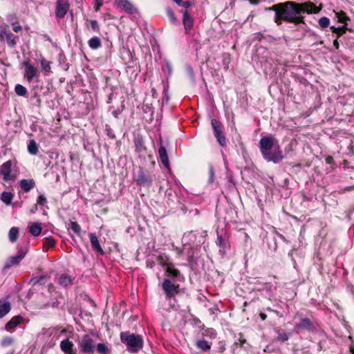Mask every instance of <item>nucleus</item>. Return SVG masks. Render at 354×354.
I'll return each mask as SVG.
<instances>
[{
    "instance_id": "nucleus-13",
    "label": "nucleus",
    "mask_w": 354,
    "mask_h": 354,
    "mask_svg": "<svg viewBox=\"0 0 354 354\" xmlns=\"http://www.w3.org/2000/svg\"><path fill=\"white\" fill-rule=\"evenodd\" d=\"M22 66L24 68V77L28 82H31L35 77L38 76L37 69L30 64L29 61L23 62Z\"/></svg>"
},
{
    "instance_id": "nucleus-55",
    "label": "nucleus",
    "mask_w": 354,
    "mask_h": 354,
    "mask_svg": "<svg viewBox=\"0 0 354 354\" xmlns=\"http://www.w3.org/2000/svg\"><path fill=\"white\" fill-rule=\"evenodd\" d=\"M13 342V339L10 337H7L6 339H4L2 342V344L3 346H8L10 344H11Z\"/></svg>"
},
{
    "instance_id": "nucleus-19",
    "label": "nucleus",
    "mask_w": 354,
    "mask_h": 354,
    "mask_svg": "<svg viewBox=\"0 0 354 354\" xmlns=\"http://www.w3.org/2000/svg\"><path fill=\"white\" fill-rule=\"evenodd\" d=\"M180 253L186 254L187 259L189 265L192 266L194 263H196V260L194 257V251L189 244H185L183 250L180 251Z\"/></svg>"
},
{
    "instance_id": "nucleus-17",
    "label": "nucleus",
    "mask_w": 354,
    "mask_h": 354,
    "mask_svg": "<svg viewBox=\"0 0 354 354\" xmlns=\"http://www.w3.org/2000/svg\"><path fill=\"white\" fill-rule=\"evenodd\" d=\"M91 245L92 247V249L98 254L100 255H104V252L100 243V241L98 240V238L97 237L96 234L95 233H89L88 234Z\"/></svg>"
},
{
    "instance_id": "nucleus-29",
    "label": "nucleus",
    "mask_w": 354,
    "mask_h": 354,
    "mask_svg": "<svg viewBox=\"0 0 354 354\" xmlns=\"http://www.w3.org/2000/svg\"><path fill=\"white\" fill-rule=\"evenodd\" d=\"M14 198V194L10 192H3L1 194L0 199L6 205L12 204V201Z\"/></svg>"
},
{
    "instance_id": "nucleus-33",
    "label": "nucleus",
    "mask_w": 354,
    "mask_h": 354,
    "mask_svg": "<svg viewBox=\"0 0 354 354\" xmlns=\"http://www.w3.org/2000/svg\"><path fill=\"white\" fill-rule=\"evenodd\" d=\"M19 236V229L17 227H12L9 231L8 236L9 240L12 243H15L18 238Z\"/></svg>"
},
{
    "instance_id": "nucleus-45",
    "label": "nucleus",
    "mask_w": 354,
    "mask_h": 354,
    "mask_svg": "<svg viewBox=\"0 0 354 354\" xmlns=\"http://www.w3.org/2000/svg\"><path fill=\"white\" fill-rule=\"evenodd\" d=\"M105 131H106V136L110 139L114 140L115 138V135L113 129L110 127V125H109V124H106L105 125Z\"/></svg>"
},
{
    "instance_id": "nucleus-25",
    "label": "nucleus",
    "mask_w": 354,
    "mask_h": 354,
    "mask_svg": "<svg viewBox=\"0 0 354 354\" xmlns=\"http://www.w3.org/2000/svg\"><path fill=\"white\" fill-rule=\"evenodd\" d=\"M19 185L21 188L26 192H30L32 188L35 186V183L34 180L30 179H22L19 182Z\"/></svg>"
},
{
    "instance_id": "nucleus-48",
    "label": "nucleus",
    "mask_w": 354,
    "mask_h": 354,
    "mask_svg": "<svg viewBox=\"0 0 354 354\" xmlns=\"http://www.w3.org/2000/svg\"><path fill=\"white\" fill-rule=\"evenodd\" d=\"M45 279L44 276H39L36 277H33L30 279V283L32 285H36L37 283H41Z\"/></svg>"
},
{
    "instance_id": "nucleus-47",
    "label": "nucleus",
    "mask_w": 354,
    "mask_h": 354,
    "mask_svg": "<svg viewBox=\"0 0 354 354\" xmlns=\"http://www.w3.org/2000/svg\"><path fill=\"white\" fill-rule=\"evenodd\" d=\"M37 205H44L47 203V199L44 194H40L37 197Z\"/></svg>"
},
{
    "instance_id": "nucleus-31",
    "label": "nucleus",
    "mask_w": 354,
    "mask_h": 354,
    "mask_svg": "<svg viewBox=\"0 0 354 354\" xmlns=\"http://www.w3.org/2000/svg\"><path fill=\"white\" fill-rule=\"evenodd\" d=\"M88 44L91 49H97L102 46L101 39L98 37H93L88 40Z\"/></svg>"
},
{
    "instance_id": "nucleus-62",
    "label": "nucleus",
    "mask_w": 354,
    "mask_h": 354,
    "mask_svg": "<svg viewBox=\"0 0 354 354\" xmlns=\"http://www.w3.org/2000/svg\"><path fill=\"white\" fill-rule=\"evenodd\" d=\"M147 267H149V268H151L154 266V262L153 261H147Z\"/></svg>"
},
{
    "instance_id": "nucleus-40",
    "label": "nucleus",
    "mask_w": 354,
    "mask_h": 354,
    "mask_svg": "<svg viewBox=\"0 0 354 354\" xmlns=\"http://www.w3.org/2000/svg\"><path fill=\"white\" fill-rule=\"evenodd\" d=\"M40 63L42 70L45 72L48 73L50 71V62L47 61L45 58L41 57L40 59Z\"/></svg>"
},
{
    "instance_id": "nucleus-22",
    "label": "nucleus",
    "mask_w": 354,
    "mask_h": 354,
    "mask_svg": "<svg viewBox=\"0 0 354 354\" xmlns=\"http://www.w3.org/2000/svg\"><path fill=\"white\" fill-rule=\"evenodd\" d=\"M133 142L136 151L138 153H145L147 147L145 145L143 137L141 135H137L134 137Z\"/></svg>"
},
{
    "instance_id": "nucleus-24",
    "label": "nucleus",
    "mask_w": 354,
    "mask_h": 354,
    "mask_svg": "<svg viewBox=\"0 0 354 354\" xmlns=\"http://www.w3.org/2000/svg\"><path fill=\"white\" fill-rule=\"evenodd\" d=\"M60 347L62 351L66 354H75L73 351V344L68 339H64L61 342Z\"/></svg>"
},
{
    "instance_id": "nucleus-61",
    "label": "nucleus",
    "mask_w": 354,
    "mask_h": 354,
    "mask_svg": "<svg viewBox=\"0 0 354 354\" xmlns=\"http://www.w3.org/2000/svg\"><path fill=\"white\" fill-rule=\"evenodd\" d=\"M59 305V302L58 301H53L52 304H51V306L53 307V308H57Z\"/></svg>"
},
{
    "instance_id": "nucleus-8",
    "label": "nucleus",
    "mask_w": 354,
    "mask_h": 354,
    "mask_svg": "<svg viewBox=\"0 0 354 354\" xmlns=\"http://www.w3.org/2000/svg\"><path fill=\"white\" fill-rule=\"evenodd\" d=\"M19 39V36L13 34L8 27L0 26V41L6 42L9 48L15 47Z\"/></svg>"
},
{
    "instance_id": "nucleus-52",
    "label": "nucleus",
    "mask_w": 354,
    "mask_h": 354,
    "mask_svg": "<svg viewBox=\"0 0 354 354\" xmlns=\"http://www.w3.org/2000/svg\"><path fill=\"white\" fill-rule=\"evenodd\" d=\"M209 183H213L214 178V167L212 166H209Z\"/></svg>"
},
{
    "instance_id": "nucleus-41",
    "label": "nucleus",
    "mask_w": 354,
    "mask_h": 354,
    "mask_svg": "<svg viewBox=\"0 0 354 354\" xmlns=\"http://www.w3.org/2000/svg\"><path fill=\"white\" fill-rule=\"evenodd\" d=\"M166 12H167V15L168 17L169 18L171 22H172L174 24L178 23V19L175 15V13L171 8H169V7L167 8Z\"/></svg>"
},
{
    "instance_id": "nucleus-35",
    "label": "nucleus",
    "mask_w": 354,
    "mask_h": 354,
    "mask_svg": "<svg viewBox=\"0 0 354 354\" xmlns=\"http://www.w3.org/2000/svg\"><path fill=\"white\" fill-rule=\"evenodd\" d=\"M276 333H277V336L276 337V340L279 342H285L289 339V334L281 332L280 330H277Z\"/></svg>"
},
{
    "instance_id": "nucleus-28",
    "label": "nucleus",
    "mask_w": 354,
    "mask_h": 354,
    "mask_svg": "<svg viewBox=\"0 0 354 354\" xmlns=\"http://www.w3.org/2000/svg\"><path fill=\"white\" fill-rule=\"evenodd\" d=\"M42 227L40 223H33L28 227V232L34 236H38L41 233Z\"/></svg>"
},
{
    "instance_id": "nucleus-51",
    "label": "nucleus",
    "mask_w": 354,
    "mask_h": 354,
    "mask_svg": "<svg viewBox=\"0 0 354 354\" xmlns=\"http://www.w3.org/2000/svg\"><path fill=\"white\" fill-rule=\"evenodd\" d=\"M205 335L209 336L211 338H215L216 336V332L212 328H208L205 330Z\"/></svg>"
},
{
    "instance_id": "nucleus-21",
    "label": "nucleus",
    "mask_w": 354,
    "mask_h": 354,
    "mask_svg": "<svg viewBox=\"0 0 354 354\" xmlns=\"http://www.w3.org/2000/svg\"><path fill=\"white\" fill-rule=\"evenodd\" d=\"M57 334V330L55 328H43L41 333L39 334L38 337L44 342H47L48 339L52 336H55Z\"/></svg>"
},
{
    "instance_id": "nucleus-6",
    "label": "nucleus",
    "mask_w": 354,
    "mask_h": 354,
    "mask_svg": "<svg viewBox=\"0 0 354 354\" xmlns=\"http://www.w3.org/2000/svg\"><path fill=\"white\" fill-rule=\"evenodd\" d=\"M154 176L148 170L138 167L133 175V180L140 187H150L152 185Z\"/></svg>"
},
{
    "instance_id": "nucleus-57",
    "label": "nucleus",
    "mask_w": 354,
    "mask_h": 354,
    "mask_svg": "<svg viewBox=\"0 0 354 354\" xmlns=\"http://www.w3.org/2000/svg\"><path fill=\"white\" fill-rule=\"evenodd\" d=\"M273 313L278 317H280V318H282V317H284L285 315L283 312L281 311H279L278 310H275L274 309L273 310Z\"/></svg>"
},
{
    "instance_id": "nucleus-3",
    "label": "nucleus",
    "mask_w": 354,
    "mask_h": 354,
    "mask_svg": "<svg viewBox=\"0 0 354 354\" xmlns=\"http://www.w3.org/2000/svg\"><path fill=\"white\" fill-rule=\"evenodd\" d=\"M276 140L271 136H264L259 141V149L262 156L268 162L278 163L283 159L281 150L275 151L273 153H269V149H273L276 145Z\"/></svg>"
},
{
    "instance_id": "nucleus-58",
    "label": "nucleus",
    "mask_w": 354,
    "mask_h": 354,
    "mask_svg": "<svg viewBox=\"0 0 354 354\" xmlns=\"http://www.w3.org/2000/svg\"><path fill=\"white\" fill-rule=\"evenodd\" d=\"M165 66L167 67V69L168 71L169 74L170 75L172 71V67L171 65L169 62H166Z\"/></svg>"
},
{
    "instance_id": "nucleus-11",
    "label": "nucleus",
    "mask_w": 354,
    "mask_h": 354,
    "mask_svg": "<svg viewBox=\"0 0 354 354\" xmlns=\"http://www.w3.org/2000/svg\"><path fill=\"white\" fill-rule=\"evenodd\" d=\"M216 244L219 248V254L225 255L230 248L229 238L226 234H221L217 232Z\"/></svg>"
},
{
    "instance_id": "nucleus-43",
    "label": "nucleus",
    "mask_w": 354,
    "mask_h": 354,
    "mask_svg": "<svg viewBox=\"0 0 354 354\" xmlns=\"http://www.w3.org/2000/svg\"><path fill=\"white\" fill-rule=\"evenodd\" d=\"M319 25L322 28L324 29L329 26L330 25V19L326 17H322L319 19Z\"/></svg>"
},
{
    "instance_id": "nucleus-10",
    "label": "nucleus",
    "mask_w": 354,
    "mask_h": 354,
    "mask_svg": "<svg viewBox=\"0 0 354 354\" xmlns=\"http://www.w3.org/2000/svg\"><path fill=\"white\" fill-rule=\"evenodd\" d=\"M27 252V247L25 249L19 248L18 252L16 255L12 256L6 263L3 270H7L12 266H17L21 261L25 257Z\"/></svg>"
},
{
    "instance_id": "nucleus-30",
    "label": "nucleus",
    "mask_w": 354,
    "mask_h": 354,
    "mask_svg": "<svg viewBox=\"0 0 354 354\" xmlns=\"http://www.w3.org/2000/svg\"><path fill=\"white\" fill-rule=\"evenodd\" d=\"M28 151L31 155H37L39 152V145L35 140H30L28 144Z\"/></svg>"
},
{
    "instance_id": "nucleus-64",
    "label": "nucleus",
    "mask_w": 354,
    "mask_h": 354,
    "mask_svg": "<svg viewBox=\"0 0 354 354\" xmlns=\"http://www.w3.org/2000/svg\"><path fill=\"white\" fill-rule=\"evenodd\" d=\"M37 210V204H35L34 207L30 209V213L34 214Z\"/></svg>"
},
{
    "instance_id": "nucleus-38",
    "label": "nucleus",
    "mask_w": 354,
    "mask_h": 354,
    "mask_svg": "<svg viewBox=\"0 0 354 354\" xmlns=\"http://www.w3.org/2000/svg\"><path fill=\"white\" fill-rule=\"evenodd\" d=\"M259 291H265L269 297H272L273 295L272 286L270 283H263V287L259 288Z\"/></svg>"
},
{
    "instance_id": "nucleus-15",
    "label": "nucleus",
    "mask_w": 354,
    "mask_h": 354,
    "mask_svg": "<svg viewBox=\"0 0 354 354\" xmlns=\"http://www.w3.org/2000/svg\"><path fill=\"white\" fill-rule=\"evenodd\" d=\"M248 344L245 339H239L235 342L232 346L234 354H249Z\"/></svg>"
},
{
    "instance_id": "nucleus-42",
    "label": "nucleus",
    "mask_w": 354,
    "mask_h": 354,
    "mask_svg": "<svg viewBox=\"0 0 354 354\" xmlns=\"http://www.w3.org/2000/svg\"><path fill=\"white\" fill-rule=\"evenodd\" d=\"M336 17L338 19V21L340 23L346 24L349 18L346 16V13L343 11L337 12L335 13Z\"/></svg>"
},
{
    "instance_id": "nucleus-32",
    "label": "nucleus",
    "mask_w": 354,
    "mask_h": 354,
    "mask_svg": "<svg viewBox=\"0 0 354 354\" xmlns=\"http://www.w3.org/2000/svg\"><path fill=\"white\" fill-rule=\"evenodd\" d=\"M197 347L202 350L203 351H207L210 349L211 344L205 340V339H199L196 343Z\"/></svg>"
},
{
    "instance_id": "nucleus-56",
    "label": "nucleus",
    "mask_w": 354,
    "mask_h": 354,
    "mask_svg": "<svg viewBox=\"0 0 354 354\" xmlns=\"http://www.w3.org/2000/svg\"><path fill=\"white\" fill-rule=\"evenodd\" d=\"M277 150H281V149H280V147H279V145L278 142H276V145H274V147L273 149H269L268 153L272 154V153H273L275 151H277Z\"/></svg>"
},
{
    "instance_id": "nucleus-18",
    "label": "nucleus",
    "mask_w": 354,
    "mask_h": 354,
    "mask_svg": "<svg viewBox=\"0 0 354 354\" xmlns=\"http://www.w3.org/2000/svg\"><path fill=\"white\" fill-rule=\"evenodd\" d=\"M160 147L158 149V155L160 157V159L161 160L162 164L167 169H169V157L167 155V152L166 150V148L162 145V140L161 138H160Z\"/></svg>"
},
{
    "instance_id": "nucleus-60",
    "label": "nucleus",
    "mask_w": 354,
    "mask_h": 354,
    "mask_svg": "<svg viewBox=\"0 0 354 354\" xmlns=\"http://www.w3.org/2000/svg\"><path fill=\"white\" fill-rule=\"evenodd\" d=\"M259 317H260V318L261 319L262 321L266 320V318H267V315L265 313H260Z\"/></svg>"
},
{
    "instance_id": "nucleus-37",
    "label": "nucleus",
    "mask_w": 354,
    "mask_h": 354,
    "mask_svg": "<svg viewBox=\"0 0 354 354\" xmlns=\"http://www.w3.org/2000/svg\"><path fill=\"white\" fill-rule=\"evenodd\" d=\"M330 29L333 33H335L338 35V37H340L343 34L346 32V30H347L345 25L340 26L338 27H335L334 26L330 27Z\"/></svg>"
},
{
    "instance_id": "nucleus-14",
    "label": "nucleus",
    "mask_w": 354,
    "mask_h": 354,
    "mask_svg": "<svg viewBox=\"0 0 354 354\" xmlns=\"http://www.w3.org/2000/svg\"><path fill=\"white\" fill-rule=\"evenodd\" d=\"M12 171V162L8 160L5 162L0 167V175L3 176V179L5 182H8L15 180V176L11 174Z\"/></svg>"
},
{
    "instance_id": "nucleus-20",
    "label": "nucleus",
    "mask_w": 354,
    "mask_h": 354,
    "mask_svg": "<svg viewBox=\"0 0 354 354\" xmlns=\"http://www.w3.org/2000/svg\"><path fill=\"white\" fill-rule=\"evenodd\" d=\"M183 24L186 33L188 34L194 26V19L190 16L189 12L187 10L183 11Z\"/></svg>"
},
{
    "instance_id": "nucleus-34",
    "label": "nucleus",
    "mask_w": 354,
    "mask_h": 354,
    "mask_svg": "<svg viewBox=\"0 0 354 354\" xmlns=\"http://www.w3.org/2000/svg\"><path fill=\"white\" fill-rule=\"evenodd\" d=\"M95 350L99 354H109L110 350L104 343L96 344Z\"/></svg>"
},
{
    "instance_id": "nucleus-53",
    "label": "nucleus",
    "mask_w": 354,
    "mask_h": 354,
    "mask_svg": "<svg viewBox=\"0 0 354 354\" xmlns=\"http://www.w3.org/2000/svg\"><path fill=\"white\" fill-rule=\"evenodd\" d=\"M12 30L15 32H19L22 30V26L18 22L13 23L12 24Z\"/></svg>"
},
{
    "instance_id": "nucleus-5",
    "label": "nucleus",
    "mask_w": 354,
    "mask_h": 354,
    "mask_svg": "<svg viewBox=\"0 0 354 354\" xmlns=\"http://www.w3.org/2000/svg\"><path fill=\"white\" fill-rule=\"evenodd\" d=\"M80 352L83 354H93L95 351L96 342L91 335L85 334L77 342Z\"/></svg>"
},
{
    "instance_id": "nucleus-39",
    "label": "nucleus",
    "mask_w": 354,
    "mask_h": 354,
    "mask_svg": "<svg viewBox=\"0 0 354 354\" xmlns=\"http://www.w3.org/2000/svg\"><path fill=\"white\" fill-rule=\"evenodd\" d=\"M68 228L71 229L73 232L77 235H80L82 230L80 225L75 221H70L68 224Z\"/></svg>"
},
{
    "instance_id": "nucleus-49",
    "label": "nucleus",
    "mask_w": 354,
    "mask_h": 354,
    "mask_svg": "<svg viewBox=\"0 0 354 354\" xmlns=\"http://www.w3.org/2000/svg\"><path fill=\"white\" fill-rule=\"evenodd\" d=\"M94 9L95 11L97 12L104 4V0H95Z\"/></svg>"
},
{
    "instance_id": "nucleus-1",
    "label": "nucleus",
    "mask_w": 354,
    "mask_h": 354,
    "mask_svg": "<svg viewBox=\"0 0 354 354\" xmlns=\"http://www.w3.org/2000/svg\"><path fill=\"white\" fill-rule=\"evenodd\" d=\"M266 10L274 12V21L277 25H281L283 21L295 24H304V14H317L321 9L310 1L297 3L288 1L274 4Z\"/></svg>"
},
{
    "instance_id": "nucleus-46",
    "label": "nucleus",
    "mask_w": 354,
    "mask_h": 354,
    "mask_svg": "<svg viewBox=\"0 0 354 354\" xmlns=\"http://www.w3.org/2000/svg\"><path fill=\"white\" fill-rule=\"evenodd\" d=\"M89 23H90V26L93 30L96 31V32H98L100 30L99 24H98V22L97 20H95V19L90 20Z\"/></svg>"
},
{
    "instance_id": "nucleus-36",
    "label": "nucleus",
    "mask_w": 354,
    "mask_h": 354,
    "mask_svg": "<svg viewBox=\"0 0 354 354\" xmlns=\"http://www.w3.org/2000/svg\"><path fill=\"white\" fill-rule=\"evenodd\" d=\"M15 91L19 96L25 97L27 95V89L21 84H17L15 87Z\"/></svg>"
},
{
    "instance_id": "nucleus-23",
    "label": "nucleus",
    "mask_w": 354,
    "mask_h": 354,
    "mask_svg": "<svg viewBox=\"0 0 354 354\" xmlns=\"http://www.w3.org/2000/svg\"><path fill=\"white\" fill-rule=\"evenodd\" d=\"M73 280L74 278L66 274H62L57 279L58 283L65 288L71 286L73 283Z\"/></svg>"
},
{
    "instance_id": "nucleus-59",
    "label": "nucleus",
    "mask_w": 354,
    "mask_h": 354,
    "mask_svg": "<svg viewBox=\"0 0 354 354\" xmlns=\"http://www.w3.org/2000/svg\"><path fill=\"white\" fill-rule=\"evenodd\" d=\"M113 96V93H110V94L109 95V96H108V100H107V101H106V102H107L108 104H110V103L112 102Z\"/></svg>"
},
{
    "instance_id": "nucleus-2",
    "label": "nucleus",
    "mask_w": 354,
    "mask_h": 354,
    "mask_svg": "<svg viewBox=\"0 0 354 354\" xmlns=\"http://www.w3.org/2000/svg\"><path fill=\"white\" fill-rule=\"evenodd\" d=\"M159 261L165 268V278L161 287L166 299L170 300L180 292L179 282H184L185 277L173 263L165 261L163 257H160Z\"/></svg>"
},
{
    "instance_id": "nucleus-63",
    "label": "nucleus",
    "mask_w": 354,
    "mask_h": 354,
    "mask_svg": "<svg viewBox=\"0 0 354 354\" xmlns=\"http://www.w3.org/2000/svg\"><path fill=\"white\" fill-rule=\"evenodd\" d=\"M333 46L336 48V49H338L339 48V42L337 39H335L334 41H333Z\"/></svg>"
},
{
    "instance_id": "nucleus-27",
    "label": "nucleus",
    "mask_w": 354,
    "mask_h": 354,
    "mask_svg": "<svg viewBox=\"0 0 354 354\" xmlns=\"http://www.w3.org/2000/svg\"><path fill=\"white\" fill-rule=\"evenodd\" d=\"M23 321V317L21 315H17L12 317L6 325L5 328L7 330H10L15 328L19 323Z\"/></svg>"
},
{
    "instance_id": "nucleus-54",
    "label": "nucleus",
    "mask_w": 354,
    "mask_h": 354,
    "mask_svg": "<svg viewBox=\"0 0 354 354\" xmlns=\"http://www.w3.org/2000/svg\"><path fill=\"white\" fill-rule=\"evenodd\" d=\"M192 3L189 1H183L179 6L183 7V8H188L190 6H192Z\"/></svg>"
},
{
    "instance_id": "nucleus-12",
    "label": "nucleus",
    "mask_w": 354,
    "mask_h": 354,
    "mask_svg": "<svg viewBox=\"0 0 354 354\" xmlns=\"http://www.w3.org/2000/svg\"><path fill=\"white\" fill-rule=\"evenodd\" d=\"M70 8L68 0H56L55 14L57 18L62 19Z\"/></svg>"
},
{
    "instance_id": "nucleus-4",
    "label": "nucleus",
    "mask_w": 354,
    "mask_h": 354,
    "mask_svg": "<svg viewBox=\"0 0 354 354\" xmlns=\"http://www.w3.org/2000/svg\"><path fill=\"white\" fill-rule=\"evenodd\" d=\"M120 336L121 342L126 345L129 353H138L143 348L144 342L141 335L127 331L120 333Z\"/></svg>"
},
{
    "instance_id": "nucleus-26",
    "label": "nucleus",
    "mask_w": 354,
    "mask_h": 354,
    "mask_svg": "<svg viewBox=\"0 0 354 354\" xmlns=\"http://www.w3.org/2000/svg\"><path fill=\"white\" fill-rule=\"evenodd\" d=\"M11 309L10 303L6 299L0 300V318L7 315Z\"/></svg>"
},
{
    "instance_id": "nucleus-9",
    "label": "nucleus",
    "mask_w": 354,
    "mask_h": 354,
    "mask_svg": "<svg viewBox=\"0 0 354 354\" xmlns=\"http://www.w3.org/2000/svg\"><path fill=\"white\" fill-rule=\"evenodd\" d=\"M211 125L213 129L214 135L221 147L226 145V138L223 131V125L216 119H212Z\"/></svg>"
},
{
    "instance_id": "nucleus-7",
    "label": "nucleus",
    "mask_w": 354,
    "mask_h": 354,
    "mask_svg": "<svg viewBox=\"0 0 354 354\" xmlns=\"http://www.w3.org/2000/svg\"><path fill=\"white\" fill-rule=\"evenodd\" d=\"M294 330L297 333L304 330L310 333H316L317 331V325L308 317H300L299 322L294 326Z\"/></svg>"
},
{
    "instance_id": "nucleus-50",
    "label": "nucleus",
    "mask_w": 354,
    "mask_h": 354,
    "mask_svg": "<svg viewBox=\"0 0 354 354\" xmlns=\"http://www.w3.org/2000/svg\"><path fill=\"white\" fill-rule=\"evenodd\" d=\"M124 105L122 104L121 105V109H116V110H114V111H112V115L114 116L115 118H116V119L119 118V115L122 113V111L124 109Z\"/></svg>"
},
{
    "instance_id": "nucleus-16",
    "label": "nucleus",
    "mask_w": 354,
    "mask_h": 354,
    "mask_svg": "<svg viewBox=\"0 0 354 354\" xmlns=\"http://www.w3.org/2000/svg\"><path fill=\"white\" fill-rule=\"evenodd\" d=\"M117 6L129 14L137 12L136 8L129 0H115Z\"/></svg>"
},
{
    "instance_id": "nucleus-44",
    "label": "nucleus",
    "mask_w": 354,
    "mask_h": 354,
    "mask_svg": "<svg viewBox=\"0 0 354 354\" xmlns=\"http://www.w3.org/2000/svg\"><path fill=\"white\" fill-rule=\"evenodd\" d=\"M56 241L53 238L48 236L44 243V247L48 248H53L55 245Z\"/></svg>"
}]
</instances>
